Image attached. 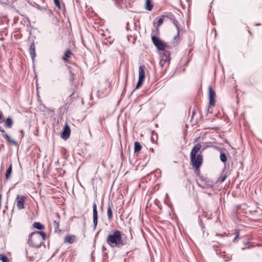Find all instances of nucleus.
<instances>
[{
    "mask_svg": "<svg viewBox=\"0 0 262 262\" xmlns=\"http://www.w3.org/2000/svg\"><path fill=\"white\" fill-rule=\"evenodd\" d=\"M76 241V237L74 235L68 234L64 238V243L73 244Z\"/></svg>",
    "mask_w": 262,
    "mask_h": 262,
    "instance_id": "9b49d317",
    "label": "nucleus"
},
{
    "mask_svg": "<svg viewBox=\"0 0 262 262\" xmlns=\"http://www.w3.org/2000/svg\"><path fill=\"white\" fill-rule=\"evenodd\" d=\"M59 222L56 221H53V227L54 228L55 232H60V230L59 228Z\"/></svg>",
    "mask_w": 262,
    "mask_h": 262,
    "instance_id": "5701e85b",
    "label": "nucleus"
},
{
    "mask_svg": "<svg viewBox=\"0 0 262 262\" xmlns=\"http://www.w3.org/2000/svg\"><path fill=\"white\" fill-rule=\"evenodd\" d=\"M0 259L2 260L3 262H8V258L5 255H0Z\"/></svg>",
    "mask_w": 262,
    "mask_h": 262,
    "instance_id": "bb28decb",
    "label": "nucleus"
},
{
    "mask_svg": "<svg viewBox=\"0 0 262 262\" xmlns=\"http://www.w3.org/2000/svg\"><path fill=\"white\" fill-rule=\"evenodd\" d=\"M46 238V234L45 232L34 231L30 234L28 243L32 247L39 248L43 243Z\"/></svg>",
    "mask_w": 262,
    "mask_h": 262,
    "instance_id": "f03ea898",
    "label": "nucleus"
},
{
    "mask_svg": "<svg viewBox=\"0 0 262 262\" xmlns=\"http://www.w3.org/2000/svg\"><path fill=\"white\" fill-rule=\"evenodd\" d=\"M105 83H106V85H109L110 84V83L108 81H105Z\"/></svg>",
    "mask_w": 262,
    "mask_h": 262,
    "instance_id": "72a5a7b5",
    "label": "nucleus"
},
{
    "mask_svg": "<svg viewBox=\"0 0 262 262\" xmlns=\"http://www.w3.org/2000/svg\"><path fill=\"white\" fill-rule=\"evenodd\" d=\"M72 54L71 51L70 49H68L64 54L63 60L65 61H67L68 58H69Z\"/></svg>",
    "mask_w": 262,
    "mask_h": 262,
    "instance_id": "4be33fe9",
    "label": "nucleus"
},
{
    "mask_svg": "<svg viewBox=\"0 0 262 262\" xmlns=\"http://www.w3.org/2000/svg\"><path fill=\"white\" fill-rule=\"evenodd\" d=\"M26 197L23 195H17L16 198L15 203L17 208L19 210L25 208V202Z\"/></svg>",
    "mask_w": 262,
    "mask_h": 262,
    "instance_id": "39448f33",
    "label": "nucleus"
},
{
    "mask_svg": "<svg viewBox=\"0 0 262 262\" xmlns=\"http://www.w3.org/2000/svg\"><path fill=\"white\" fill-rule=\"evenodd\" d=\"M153 5L151 3V0H146L145 3V8L148 11H151L152 9Z\"/></svg>",
    "mask_w": 262,
    "mask_h": 262,
    "instance_id": "aec40b11",
    "label": "nucleus"
},
{
    "mask_svg": "<svg viewBox=\"0 0 262 262\" xmlns=\"http://www.w3.org/2000/svg\"><path fill=\"white\" fill-rule=\"evenodd\" d=\"M235 234H236L235 236L234 237V238L233 239V242H235L236 239L238 237V236L239 235V232L238 231H236L235 232Z\"/></svg>",
    "mask_w": 262,
    "mask_h": 262,
    "instance_id": "c85d7f7f",
    "label": "nucleus"
},
{
    "mask_svg": "<svg viewBox=\"0 0 262 262\" xmlns=\"http://www.w3.org/2000/svg\"><path fill=\"white\" fill-rule=\"evenodd\" d=\"M2 116H3V114H2V113L1 112H0V120L2 119Z\"/></svg>",
    "mask_w": 262,
    "mask_h": 262,
    "instance_id": "473e14b6",
    "label": "nucleus"
},
{
    "mask_svg": "<svg viewBox=\"0 0 262 262\" xmlns=\"http://www.w3.org/2000/svg\"><path fill=\"white\" fill-rule=\"evenodd\" d=\"M171 19L172 20L173 24L175 26V27L177 29V34L176 36H174L173 39L174 40H176L177 39L179 40V34H180V27H179V23L177 20L173 19V18H171Z\"/></svg>",
    "mask_w": 262,
    "mask_h": 262,
    "instance_id": "f8f14e48",
    "label": "nucleus"
},
{
    "mask_svg": "<svg viewBox=\"0 0 262 262\" xmlns=\"http://www.w3.org/2000/svg\"><path fill=\"white\" fill-rule=\"evenodd\" d=\"M145 67L143 65L140 66L139 67V78L143 79H145Z\"/></svg>",
    "mask_w": 262,
    "mask_h": 262,
    "instance_id": "4468645a",
    "label": "nucleus"
},
{
    "mask_svg": "<svg viewBox=\"0 0 262 262\" xmlns=\"http://www.w3.org/2000/svg\"><path fill=\"white\" fill-rule=\"evenodd\" d=\"M163 51V52L161 56V59L160 62H164L169 63L170 60V52L168 51L164 50Z\"/></svg>",
    "mask_w": 262,
    "mask_h": 262,
    "instance_id": "6e6552de",
    "label": "nucleus"
},
{
    "mask_svg": "<svg viewBox=\"0 0 262 262\" xmlns=\"http://www.w3.org/2000/svg\"><path fill=\"white\" fill-rule=\"evenodd\" d=\"M216 235H217V236H219V235L221 236V234H218V233H216Z\"/></svg>",
    "mask_w": 262,
    "mask_h": 262,
    "instance_id": "f704fd0d",
    "label": "nucleus"
},
{
    "mask_svg": "<svg viewBox=\"0 0 262 262\" xmlns=\"http://www.w3.org/2000/svg\"><path fill=\"white\" fill-rule=\"evenodd\" d=\"M12 170V165L11 164L6 172V178L8 180L10 178Z\"/></svg>",
    "mask_w": 262,
    "mask_h": 262,
    "instance_id": "a211bd4d",
    "label": "nucleus"
},
{
    "mask_svg": "<svg viewBox=\"0 0 262 262\" xmlns=\"http://www.w3.org/2000/svg\"><path fill=\"white\" fill-rule=\"evenodd\" d=\"M33 226L38 230H43L45 229V226L39 222H34Z\"/></svg>",
    "mask_w": 262,
    "mask_h": 262,
    "instance_id": "6ab92c4d",
    "label": "nucleus"
},
{
    "mask_svg": "<svg viewBox=\"0 0 262 262\" xmlns=\"http://www.w3.org/2000/svg\"><path fill=\"white\" fill-rule=\"evenodd\" d=\"M32 250V248H28L26 249V255L28 257L30 258L31 259L33 257V255H31L30 254V252Z\"/></svg>",
    "mask_w": 262,
    "mask_h": 262,
    "instance_id": "a878e982",
    "label": "nucleus"
},
{
    "mask_svg": "<svg viewBox=\"0 0 262 262\" xmlns=\"http://www.w3.org/2000/svg\"><path fill=\"white\" fill-rule=\"evenodd\" d=\"M55 5L59 9H61V6L59 0H54Z\"/></svg>",
    "mask_w": 262,
    "mask_h": 262,
    "instance_id": "cd10ccee",
    "label": "nucleus"
},
{
    "mask_svg": "<svg viewBox=\"0 0 262 262\" xmlns=\"http://www.w3.org/2000/svg\"><path fill=\"white\" fill-rule=\"evenodd\" d=\"M93 213L94 227V229H95L98 223V212L97 210V204L96 203H94L93 205Z\"/></svg>",
    "mask_w": 262,
    "mask_h": 262,
    "instance_id": "0eeeda50",
    "label": "nucleus"
},
{
    "mask_svg": "<svg viewBox=\"0 0 262 262\" xmlns=\"http://www.w3.org/2000/svg\"><path fill=\"white\" fill-rule=\"evenodd\" d=\"M142 146L138 142H135L134 144V152H137L141 150Z\"/></svg>",
    "mask_w": 262,
    "mask_h": 262,
    "instance_id": "412c9836",
    "label": "nucleus"
},
{
    "mask_svg": "<svg viewBox=\"0 0 262 262\" xmlns=\"http://www.w3.org/2000/svg\"><path fill=\"white\" fill-rule=\"evenodd\" d=\"M163 22V19L162 18H160L158 20V22H157V25H158V26H160V25H161L162 24Z\"/></svg>",
    "mask_w": 262,
    "mask_h": 262,
    "instance_id": "c756f323",
    "label": "nucleus"
},
{
    "mask_svg": "<svg viewBox=\"0 0 262 262\" xmlns=\"http://www.w3.org/2000/svg\"><path fill=\"white\" fill-rule=\"evenodd\" d=\"M209 92V105L210 106H214L215 104V93L214 90H212L211 86L208 87Z\"/></svg>",
    "mask_w": 262,
    "mask_h": 262,
    "instance_id": "423d86ee",
    "label": "nucleus"
},
{
    "mask_svg": "<svg viewBox=\"0 0 262 262\" xmlns=\"http://www.w3.org/2000/svg\"><path fill=\"white\" fill-rule=\"evenodd\" d=\"M70 132L71 130L69 126L68 125H66L63 128L61 137L64 140L68 139L70 137Z\"/></svg>",
    "mask_w": 262,
    "mask_h": 262,
    "instance_id": "1a4fd4ad",
    "label": "nucleus"
},
{
    "mask_svg": "<svg viewBox=\"0 0 262 262\" xmlns=\"http://www.w3.org/2000/svg\"><path fill=\"white\" fill-rule=\"evenodd\" d=\"M220 160L223 162H226L227 161V156L224 152H221L220 155Z\"/></svg>",
    "mask_w": 262,
    "mask_h": 262,
    "instance_id": "b1692460",
    "label": "nucleus"
},
{
    "mask_svg": "<svg viewBox=\"0 0 262 262\" xmlns=\"http://www.w3.org/2000/svg\"><path fill=\"white\" fill-rule=\"evenodd\" d=\"M106 243L112 248H120L127 244V241L123 239L122 232L118 230H114L107 235Z\"/></svg>",
    "mask_w": 262,
    "mask_h": 262,
    "instance_id": "f257e3e1",
    "label": "nucleus"
},
{
    "mask_svg": "<svg viewBox=\"0 0 262 262\" xmlns=\"http://www.w3.org/2000/svg\"><path fill=\"white\" fill-rule=\"evenodd\" d=\"M226 179V176H224L223 177H221L219 178V181L222 183Z\"/></svg>",
    "mask_w": 262,
    "mask_h": 262,
    "instance_id": "7c9ffc66",
    "label": "nucleus"
},
{
    "mask_svg": "<svg viewBox=\"0 0 262 262\" xmlns=\"http://www.w3.org/2000/svg\"><path fill=\"white\" fill-rule=\"evenodd\" d=\"M13 123L12 119L10 117H8L5 121V126L6 127L10 128L12 126Z\"/></svg>",
    "mask_w": 262,
    "mask_h": 262,
    "instance_id": "f3484780",
    "label": "nucleus"
},
{
    "mask_svg": "<svg viewBox=\"0 0 262 262\" xmlns=\"http://www.w3.org/2000/svg\"><path fill=\"white\" fill-rule=\"evenodd\" d=\"M0 132H1L3 134V136L6 139H7V140L9 142L11 143V144H12L13 145H16L17 144V143L16 141H15L14 140L12 139L9 137V136L8 134L5 133V130H4V129L3 128V127L2 126H0Z\"/></svg>",
    "mask_w": 262,
    "mask_h": 262,
    "instance_id": "9d476101",
    "label": "nucleus"
},
{
    "mask_svg": "<svg viewBox=\"0 0 262 262\" xmlns=\"http://www.w3.org/2000/svg\"><path fill=\"white\" fill-rule=\"evenodd\" d=\"M151 40L154 45L159 50H164L166 47V43L161 40L158 37L152 36Z\"/></svg>",
    "mask_w": 262,
    "mask_h": 262,
    "instance_id": "20e7f679",
    "label": "nucleus"
},
{
    "mask_svg": "<svg viewBox=\"0 0 262 262\" xmlns=\"http://www.w3.org/2000/svg\"><path fill=\"white\" fill-rule=\"evenodd\" d=\"M201 147L202 146L200 143L197 144L193 147L190 152V160L192 165L196 168L200 167L203 162V155L200 154L196 156V154Z\"/></svg>",
    "mask_w": 262,
    "mask_h": 262,
    "instance_id": "7ed1b4c3",
    "label": "nucleus"
},
{
    "mask_svg": "<svg viewBox=\"0 0 262 262\" xmlns=\"http://www.w3.org/2000/svg\"><path fill=\"white\" fill-rule=\"evenodd\" d=\"M112 206H113L112 203H108V206L107 211V215L108 219L110 221H111L113 218V211H112Z\"/></svg>",
    "mask_w": 262,
    "mask_h": 262,
    "instance_id": "2eb2a0df",
    "label": "nucleus"
},
{
    "mask_svg": "<svg viewBox=\"0 0 262 262\" xmlns=\"http://www.w3.org/2000/svg\"><path fill=\"white\" fill-rule=\"evenodd\" d=\"M144 80V79L139 78H138V81L136 86V89L139 88L142 85Z\"/></svg>",
    "mask_w": 262,
    "mask_h": 262,
    "instance_id": "393cba45",
    "label": "nucleus"
},
{
    "mask_svg": "<svg viewBox=\"0 0 262 262\" xmlns=\"http://www.w3.org/2000/svg\"><path fill=\"white\" fill-rule=\"evenodd\" d=\"M29 53L31 56L32 59L33 60H34V58L35 57L36 54H35V45L34 42L32 43L31 45L30 48H29Z\"/></svg>",
    "mask_w": 262,
    "mask_h": 262,
    "instance_id": "ddd939ff",
    "label": "nucleus"
},
{
    "mask_svg": "<svg viewBox=\"0 0 262 262\" xmlns=\"http://www.w3.org/2000/svg\"><path fill=\"white\" fill-rule=\"evenodd\" d=\"M20 133L21 134L22 136H24V135H23V134H24V131H23V130L21 129V130H20Z\"/></svg>",
    "mask_w": 262,
    "mask_h": 262,
    "instance_id": "2f4dec72",
    "label": "nucleus"
},
{
    "mask_svg": "<svg viewBox=\"0 0 262 262\" xmlns=\"http://www.w3.org/2000/svg\"><path fill=\"white\" fill-rule=\"evenodd\" d=\"M40 110L41 111L44 113V115H46L47 114H50V113L53 112V111L50 110L49 108L46 107L45 105L41 106L40 107Z\"/></svg>",
    "mask_w": 262,
    "mask_h": 262,
    "instance_id": "dca6fc26",
    "label": "nucleus"
}]
</instances>
